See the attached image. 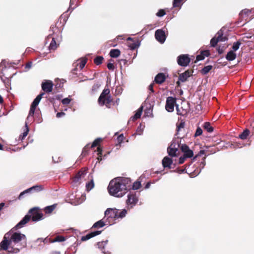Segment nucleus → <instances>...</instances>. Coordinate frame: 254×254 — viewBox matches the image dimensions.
Wrapping results in <instances>:
<instances>
[{
  "label": "nucleus",
  "mask_w": 254,
  "mask_h": 254,
  "mask_svg": "<svg viewBox=\"0 0 254 254\" xmlns=\"http://www.w3.org/2000/svg\"><path fill=\"white\" fill-rule=\"evenodd\" d=\"M23 227H17V225L5 234L0 243V249L9 253L16 254L27 246V238L24 234L15 231Z\"/></svg>",
  "instance_id": "nucleus-1"
},
{
  "label": "nucleus",
  "mask_w": 254,
  "mask_h": 254,
  "mask_svg": "<svg viewBox=\"0 0 254 254\" xmlns=\"http://www.w3.org/2000/svg\"><path fill=\"white\" fill-rule=\"evenodd\" d=\"M131 188V180L128 178L118 177L111 180L108 187L110 195L121 197Z\"/></svg>",
  "instance_id": "nucleus-2"
},
{
  "label": "nucleus",
  "mask_w": 254,
  "mask_h": 254,
  "mask_svg": "<svg viewBox=\"0 0 254 254\" xmlns=\"http://www.w3.org/2000/svg\"><path fill=\"white\" fill-rule=\"evenodd\" d=\"M127 213L126 209L120 210L116 208H108L105 212L104 219H106L108 224L112 225L116 223L118 219L125 217Z\"/></svg>",
  "instance_id": "nucleus-3"
},
{
  "label": "nucleus",
  "mask_w": 254,
  "mask_h": 254,
  "mask_svg": "<svg viewBox=\"0 0 254 254\" xmlns=\"http://www.w3.org/2000/svg\"><path fill=\"white\" fill-rule=\"evenodd\" d=\"M43 215L39 212L36 208L30 209L27 215L17 224V227H23L31 219L32 221L37 222L42 219Z\"/></svg>",
  "instance_id": "nucleus-4"
},
{
  "label": "nucleus",
  "mask_w": 254,
  "mask_h": 254,
  "mask_svg": "<svg viewBox=\"0 0 254 254\" xmlns=\"http://www.w3.org/2000/svg\"><path fill=\"white\" fill-rule=\"evenodd\" d=\"M44 95H45V93L44 92H42L34 100L31 105L27 119H29L30 117H33L34 116L35 109Z\"/></svg>",
  "instance_id": "nucleus-5"
},
{
  "label": "nucleus",
  "mask_w": 254,
  "mask_h": 254,
  "mask_svg": "<svg viewBox=\"0 0 254 254\" xmlns=\"http://www.w3.org/2000/svg\"><path fill=\"white\" fill-rule=\"evenodd\" d=\"M176 103V98L173 97H168L166 99L165 105L166 110L169 112H172L174 109V106Z\"/></svg>",
  "instance_id": "nucleus-6"
},
{
  "label": "nucleus",
  "mask_w": 254,
  "mask_h": 254,
  "mask_svg": "<svg viewBox=\"0 0 254 254\" xmlns=\"http://www.w3.org/2000/svg\"><path fill=\"white\" fill-rule=\"evenodd\" d=\"M190 62V59L188 55H181L178 57L177 63L182 66H187Z\"/></svg>",
  "instance_id": "nucleus-7"
},
{
  "label": "nucleus",
  "mask_w": 254,
  "mask_h": 254,
  "mask_svg": "<svg viewBox=\"0 0 254 254\" xmlns=\"http://www.w3.org/2000/svg\"><path fill=\"white\" fill-rule=\"evenodd\" d=\"M98 102L100 106L105 105L108 108H110L111 105H115V102L113 101V98L111 96L106 97V98L102 99L101 101H100L99 99H98Z\"/></svg>",
  "instance_id": "nucleus-8"
},
{
  "label": "nucleus",
  "mask_w": 254,
  "mask_h": 254,
  "mask_svg": "<svg viewBox=\"0 0 254 254\" xmlns=\"http://www.w3.org/2000/svg\"><path fill=\"white\" fill-rule=\"evenodd\" d=\"M155 37L160 43H163L166 40L165 32L162 29H158L155 31Z\"/></svg>",
  "instance_id": "nucleus-9"
},
{
  "label": "nucleus",
  "mask_w": 254,
  "mask_h": 254,
  "mask_svg": "<svg viewBox=\"0 0 254 254\" xmlns=\"http://www.w3.org/2000/svg\"><path fill=\"white\" fill-rule=\"evenodd\" d=\"M87 61V59L86 58H82L81 59H79L76 61V63L73 64L74 66H75L74 68L72 70L73 73H75V71H76L77 69V66H79L80 69H83V68L85 66Z\"/></svg>",
  "instance_id": "nucleus-10"
},
{
  "label": "nucleus",
  "mask_w": 254,
  "mask_h": 254,
  "mask_svg": "<svg viewBox=\"0 0 254 254\" xmlns=\"http://www.w3.org/2000/svg\"><path fill=\"white\" fill-rule=\"evenodd\" d=\"M53 83L50 80L46 81V82L42 83V89L44 91V93H49L52 92L53 90Z\"/></svg>",
  "instance_id": "nucleus-11"
},
{
  "label": "nucleus",
  "mask_w": 254,
  "mask_h": 254,
  "mask_svg": "<svg viewBox=\"0 0 254 254\" xmlns=\"http://www.w3.org/2000/svg\"><path fill=\"white\" fill-rule=\"evenodd\" d=\"M43 189V187L41 185L33 186L32 187H31L30 188L28 189L25 190L24 191L21 192L19 195L18 198L20 199L25 193L29 192L32 190H34L36 192H38L42 190Z\"/></svg>",
  "instance_id": "nucleus-12"
},
{
  "label": "nucleus",
  "mask_w": 254,
  "mask_h": 254,
  "mask_svg": "<svg viewBox=\"0 0 254 254\" xmlns=\"http://www.w3.org/2000/svg\"><path fill=\"white\" fill-rule=\"evenodd\" d=\"M193 72L192 70H187L184 73H181L179 76V79L182 82H184L188 80L189 77L192 75Z\"/></svg>",
  "instance_id": "nucleus-13"
},
{
  "label": "nucleus",
  "mask_w": 254,
  "mask_h": 254,
  "mask_svg": "<svg viewBox=\"0 0 254 254\" xmlns=\"http://www.w3.org/2000/svg\"><path fill=\"white\" fill-rule=\"evenodd\" d=\"M138 201V198L135 193H129L127 196V205H134Z\"/></svg>",
  "instance_id": "nucleus-14"
},
{
  "label": "nucleus",
  "mask_w": 254,
  "mask_h": 254,
  "mask_svg": "<svg viewBox=\"0 0 254 254\" xmlns=\"http://www.w3.org/2000/svg\"><path fill=\"white\" fill-rule=\"evenodd\" d=\"M101 232V231H95L94 232H91L87 234L86 235L82 236L81 238V240L82 241L88 240L97 235L100 234Z\"/></svg>",
  "instance_id": "nucleus-15"
},
{
  "label": "nucleus",
  "mask_w": 254,
  "mask_h": 254,
  "mask_svg": "<svg viewBox=\"0 0 254 254\" xmlns=\"http://www.w3.org/2000/svg\"><path fill=\"white\" fill-rule=\"evenodd\" d=\"M166 76L163 73H159L155 77L154 82L159 84L163 83L166 80Z\"/></svg>",
  "instance_id": "nucleus-16"
},
{
  "label": "nucleus",
  "mask_w": 254,
  "mask_h": 254,
  "mask_svg": "<svg viewBox=\"0 0 254 254\" xmlns=\"http://www.w3.org/2000/svg\"><path fill=\"white\" fill-rule=\"evenodd\" d=\"M173 163V160L171 158L166 156L162 160V165L164 168H171V165Z\"/></svg>",
  "instance_id": "nucleus-17"
},
{
  "label": "nucleus",
  "mask_w": 254,
  "mask_h": 254,
  "mask_svg": "<svg viewBox=\"0 0 254 254\" xmlns=\"http://www.w3.org/2000/svg\"><path fill=\"white\" fill-rule=\"evenodd\" d=\"M86 173L87 170L85 169H82L75 175L73 181L78 182L82 177H84Z\"/></svg>",
  "instance_id": "nucleus-18"
},
{
  "label": "nucleus",
  "mask_w": 254,
  "mask_h": 254,
  "mask_svg": "<svg viewBox=\"0 0 254 254\" xmlns=\"http://www.w3.org/2000/svg\"><path fill=\"white\" fill-rule=\"evenodd\" d=\"M51 39V41L50 42L49 48L50 50H55L58 47V45L55 41L54 38L52 37L51 36H49L48 37L47 40H49Z\"/></svg>",
  "instance_id": "nucleus-19"
},
{
  "label": "nucleus",
  "mask_w": 254,
  "mask_h": 254,
  "mask_svg": "<svg viewBox=\"0 0 254 254\" xmlns=\"http://www.w3.org/2000/svg\"><path fill=\"white\" fill-rule=\"evenodd\" d=\"M106 224H108L105 219L104 218L101 219L96 223L92 226V228H100L104 227Z\"/></svg>",
  "instance_id": "nucleus-20"
},
{
  "label": "nucleus",
  "mask_w": 254,
  "mask_h": 254,
  "mask_svg": "<svg viewBox=\"0 0 254 254\" xmlns=\"http://www.w3.org/2000/svg\"><path fill=\"white\" fill-rule=\"evenodd\" d=\"M108 242V241L106 240L105 241L99 242L96 244V245L98 246V248L101 249L104 254H111V253L110 252H105L104 251L105 247L107 244Z\"/></svg>",
  "instance_id": "nucleus-21"
},
{
  "label": "nucleus",
  "mask_w": 254,
  "mask_h": 254,
  "mask_svg": "<svg viewBox=\"0 0 254 254\" xmlns=\"http://www.w3.org/2000/svg\"><path fill=\"white\" fill-rule=\"evenodd\" d=\"M215 37L219 40V42H224L228 40L226 36H223V32L221 30H219L216 34Z\"/></svg>",
  "instance_id": "nucleus-22"
},
{
  "label": "nucleus",
  "mask_w": 254,
  "mask_h": 254,
  "mask_svg": "<svg viewBox=\"0 0 254 254\" xmlns=\"http://www.w3.org/2000/svg\"><path fill=\"white\" fill-rule=\"evenodd\" d=\"M143 110V107L141 106L140 107L136 112L135 115L131 118L132 119V120L133 121H134L138 119H139L141 117L142 112Z\"/></svg>",
  "instance_id": "nucleus-23"
},
{
  "label": "nucleus",
  "mask_w": 254,
  "mask_h": 254,
  "mask_svg": "<svg viewBox=\"0 0 254 254\" xmlns=\"http://www.w3.org/2000/svg\"><path fill=\"white\" fill-rule=\"evenodd\" d=\"M110 91L109 89H104L101 94H100L98 99H99L100 101H101L102 99L106 98V97H108V96H111L110 95Z\"/></svg>",
  "instance_id": "nucleus-24"
},
{
  "label": "nucleus",
  "mask_w": 254,
  "mask_h": 254,
  "mask_svg": "<svg viewBox=\"0 0 254 254\" xmlns=\"http://www.w3.org/2000/svg\"><path fill=\"white\" fill-rule=\"evenodd\" d=\"M236 58V54L233 51H229L226 56V59L229 61L234 60Z\"/></svg>",
  "instance_id": "nucleus-25"
},
{
  "label": "nucleus",
  "mask_w": 254,
  "mask_h": 254,
  "mask_svg": "<svg viewBox=\"0 0 254 254\" xmlns=\"http://www.w3.org/2000/svg\"><path fill=\"white\" fill-rule=\"evenodd\" d=\"M120 54L121 52L119 49H112L110 52V56L112 58H117Z\"/></svg>",
  "instance_id": "nucleus-26"
},
{
  "label": "nucleus",
  "mask_w": 254,
  "mask_h": 254,
  "mask_svg": "<svg viewBox=\"0 0 254 254\" xmlns=\"http://www.w3.org/2000/svg\"><path fill=\"white\" fill-rule=\"evenodd\" d=\"M250 130L248 129H246L239 135V137L243 140L246 139L250 134Z\"/></svg>",
  "instance_id": "nucleus-27"
},
{
  "label": "nucleus",
  "mask_w": 254,
  "mask_h": 254,
  "mask_svg": "<svg viewBox=\"0 0 254 254\" xmlns=\"http://www.w3.org/2000/svg\"><path fill=\"white\" fill-rule=\"evenodd\" d=\"M57 205V204H54L53 205L46 207L44 209L45 213L47 214H50L52 213L56 208Z\"/></svg>",
  "instance_id": "nucleus-28"
},
{
  "label": "nucleus",
  "mask_w": 254,
  "mask_h": 254,
  "mask_svg": "<svg viewBox=\"0 0 254 254\" xmlns=\"http://www.w3.org/2000/svg\"><path fill=\"white\" fill-rule=\"evenodd\" d=\"M212 66L210 65L205 66L200 70V72L203 75L206 74L212 69Z\"/></svg>",
  "instance_id": "nucleus-29"
},
{
  "label": "nucleus",
  "mask_w": 254,
  "mask_h": 254,
  "mask_svg": "<svg viewBox=\"0 0 254 254\" xmlns=\"http://www.w3.org/2000/svg\"><path fill=\"white\" fill-rule=\"evenodd\" d=\"M203 128L208 132H211L213 131V127L211 126V124L209 122H205L204 124Z\"/></svg>",
  "instance_id": "nucleus-30"
},
{
  "label": "nucleus",
  "mask_w": 254,
  "mask_h": 254,
  "mask_svg": "<svg viewBox=\"0 0 254 254\" xmlns=\"http://www.w3.org/2000/svg\"><path fill=\"white\" fill-rule=\"evenodd\" d=\"M167 151L170 156H176V153L178 151L177 149L173 148L172 147L169 146L167 149Z\"/></svg>",
  "instance_id": "nucleus-31"
},
{
  "label": "nucleus",
  "mask_w": 254,
  "mask_h": 254,
  "mask_svg": "<svg viewBox=\"0 0 254 254\" xmlns=\"http://www.w3.org/2000/svg\"><path fill=\"white\" fill-rule=\"evenodd\" d=\"M185 123L181 121L178 125H177V134H179L182 129H184Z\"/></svg>",
  "instance_id": "nucleus-32"
},
{
  "label": "nucleus",
  "mask_w": 254,
  "mask_h": 254,
  "mask_svg": "<svg viewBox=\"0 0 254 254\" xmlns=\"http://www.w3.org/2000/svg\"><path fill=\"white\" fill-rule=\"evenodd\" d=\"M139 42L137 40L135 42L132 41V43L128 44V47L131 50H134L139 46Z\"/></svg>",
  "instance_id": "nucleus-33"
},
{
  "label": "nucleus",
  "mask_w": 254,
  "mask_h": 254,
  "mask_svg": "<svg viewBox=\"0 0 254 254\" xmlns=\"http://www.w3.org/2000/svg\"><path fill=\"white\" fill-rule=\"evenodd\" d=\"M91 146H90L89 144L86 145L82 150L81 156H82V157L86 156L88 154L89 150Z\"/></svg>",
  "instance_id": "nucleus-34"
},
{
  "label": "nucleus",
  "mask_w": 254,
  "mask_h": 254,
  "mask_svg": "<svg viewBox=\"0 0 254 254\" xmlns=\"http://www.w3.org/2000/svg\"><path fill=\"white\" fill-rule=\"evenodd\" d=\"M103 60L104 58L102 56H98L94 59V63L95 64L99 65L103 63Z\"/></svg>",
  "instance_id": "nucleus-35"
},
{
  "label": "nucleus",
  "mask_w": 254,
  "mask_h": 254,
  "mask_svg": "<svg viewBox=\"0 0 254 254\" xmlns=\"http://www.w3.org/2000/svg\"><path fill=\"white\" fill-rule=\"evenodd\" d=\"M141 183L139 181H136L134 182L132 185L131 184L130 189H132L133 190H136L140 188L141 187Z\"/></svg>",
  "instance_id": "nucleus-36"
},
{
  "label": "nucleus",
  "mask_w": 254,
  "mask_h": 254,
  "mask_svg": "<svg viewBox=\"0 0 254 254\" xmlns=\"http://www.w3.org/2000/svg\"><path fill=\"white\" fill-rule=\"evenodd\" d=\"M102 139L100 138H96L92 143L91 145V148H93L95 146H100L99 145L100 142L102 141Z\"/></svg>",
  "instance_id": "nucleus-37"
},
{
  "label": "nucleus",
  "mask_w": 254,
  "mask_h": 254,
  "mask_svg": "<svg viewBox=\"0 0 254 254\" xmlns=\"http://www.w3.org/2000/svg\"><path fill=\"white\" fill-rule=\"evenodd\" d=\"M97 159L99 161L102 160V148L101 146H98L97 149Z\"/></svg>",
  "instance_id": "nucleus-38"
},
{
  "label": "nucleus",
  "mask_w": 254,
  "mask_h": 254,
  "mask_svg": "<svg viewBox=\"0 0 254 254\" xmlns=\"http://www.w3.org/2000/svg\"><path fill=\"white\" fill-rule=\"evenodd\" d=\"M183 0H174L173 2V6L174 7H181L182 5Z\"/></svg>",
  "instance_id": "nucleus-39"
},
{
  "label": "nucleus",
  "mask_w": 254,
  "mask_h": 254,
  "mask_svg": "<svg viewBox=\"0 0 254 254\" xmlns=\"http://www.w3.org/2000/svg\"><path fill=\"white\" fill-rule=\"evenodd\" d=\"M87 190L89 191L92 190L94 187V183L93 180L89 182L86 185Z\"/></svg>",
  "instance_id": "nucleus-40"
},
{
  "label": "nucleus",
  "mask_w": 254,
  "mask_h": 254,
  "mask_svg": "<svg viewBox=\"0 0 254 254\" xmlns=\"http://www.w3.org/2000/svg\"><path fill=\"white\" fill-rule=\"evenodd\" d=\"M26 130L19 136V139L22 140L27 135L29 131V129L27 124L25 125Z\"/></svg>",
  "instance_id": "nucleus-41"
},
{
  "label": "nucleus",
  "mask_w": 254,
  "mask_h": 254,
  "mask_svg": "<svg viewBox=\"0 0 254 254\" xmlns=\"http://www.w3.org/2000/svg\"><path fill=\"white\" fill-rule=\"evenodd\" d=\"M184 153V155L187 158H191L193 155L192 150H190V149H188L187 151H186Z\"/></svg>",
  "instance_id": "nucleus-42"
},
{
  "label": "nucleus",
  "mask_w": 254,
  "mask_h": 254,
  "mask_svg": "<svg viewBox=\"0 0 254 254\" xmlns=\"http://www.w3.org/2000/svg\"><path fill=\"white\" fill-rule=\"evenodd\" d=\"M219 42V40H218V39H217L216 37H214L213 38H212L210 41V44H211V46L213 47H215L217 43Z\"/></svg>",
  "instance_id": "nucleus-43"
},
{
  "label": "nucleus",
  "mask_w": 254,
  "mask_h": 254,
  "mask_svg": "<svg viewBox=\"0 0 254 254\" xmlns=\"http://www.w3.org/2000/svg\"><path fill=\"white\" fill-rule=\"evenodd\" d=\"M65 241V238L64 236L58 235L53 240V242H63Z\"/></svg>",
  "instance_id": "nucleus-44"
},
{
  "label": "nucleus",
  "mask_w": 254,
  "mask_h": 254,
  "mask_svg": "<svg viewBox=\"0 0 254 254\" xmlns=\"http://www.w3.org/2000/svg\"><path fill=\"white\" fill-rule=\"evenodd\" d=\"M241 44V42H240L239 41H237V42L234 43L232 46L233 51H236L237 50H238Z\"/></svg>",
  "instance_id": "nucleus-45"
},
{
  "label": "nucleus",
  "mask_w": 254,
  "mask_h": 254,
  "mask_svg": "<svg viewBox=\"0 0 254 254\" xmlns=\"http://www.w3.org/2000/svg\"><path fill=\"white\" fill-rule=\"evenodd\" d=\"M202 133V129L199 127H198L196 128L195 133L194 134V137L198 136L201 135Z\"/></svg>",
  "instance_id": "nucleus-46"
},
{
  "label": "nucleus",
  "mask_w": 254,
  "mask_h": 254,
  "mask_svg": "<svg viewBox=\"0 0 254 254\" xmlns=\"http://www.w3.org/2000/svg\"><path fill=\"white\" fill-rule=\"evenodd\" d=\"M180 148L183 152L187 151L190 149L189 147L186 144H183L180 146Z\"/></svg>",
  "instance_id": "nucleus-47"
},
{
  "label": "nucleus",
  "mask_w": 254,
  "mask_h": 254,
  "mask_svg": "<svg viewBox=\"0 0 254 254\" xmlns=\"http://www.w3.org/2000/svg\"><path fill=\"white\" fill-rule=\"evenodd\" d=\"M166 14V12L164 9H161L158 10L156 15L158 17H162Z\"/></svg>",
  "instance_id": "nucleus-48"
},
{
  "label": "nucleus",
  "mask_w": 254,
  "mask_h": 254,
  "mask_svg": "<svg viewBox=\"0 0 254 254\" xmlns=\"http://www.w3.org/2000/svg\"><path fill=\"white\" fill-rule=\"evenodd\" d=\"M180 145L178 143V142L173 141L172 142L170 146L172 147L173 148L177 149L178 150V148L180 147Z\"/></svg>",
  "instance_id": "nucleus-49"
},
{
  "label": "nucleus",
  "mask_w": 254,
  "mask_h": 254,
  "mask_svg": "<svg viewBox=\"0 0 254 254\" xmlns=\"http://www.w3.org/2000/svg\"><path fill=\"white\" fill-rule=\"evenodd\" d=\"M71 99L68 98H65L62 100V103L64 105H67L70 103Z\"/></svg>",
  "instance_id": "nucleus-50"
},
{
  "label": "nucleus",
  "mask_w": 254,
  "mask_h": 254,
  "mask_svg": "<svg viewBox=\"0 0 254 254\" xmlns=\"http://www.w3.org/2000/svg\"><path fill=\"white\" fill-rule=\"evenodd\" d=\"M204 59V56H203L201 53L200 55H198L196 56V61L194 62L196 63L197 61L202 60Z\"/></svg>",
  "instance_id": "nucleus-51"
},
{
  "label": "nucleus",
  "mask_w": 254,
  "mask_h": 254,
  "mask_svg": "<svg viewBox=\"0 0 254 254\" xmlns=\"http://www.w3.org/2000/svg\"><path fill=\"white\" fill-rule=\"evenodd\" d=\"M107 66L109 70H113L115 68L114 64L111 63H108Z\"/></svg>",
  "instance_id": "nucleus-52"
},
{
  "label": "nucleus",
  "mask_w": 254,
  "mask_h": 254,
  "mask_svg": "<svg viewBox=\"0 0 254 254\" xmlns=\"http://www.w3.org/2000/svg\"><path fill=\"white\" fill-rule=\"evenodd\" d=\"M201 53L202 55L204 56V58L205 57H208L210 55V53L208 50L203 51Z\"/></svg>",
  "instance_id": "nucleus-53"
},
{
  "label": "nucleus",
  "mask_w": 254,
  "mask_h": 254,
  "mask_svg": "<svg viewBox=\"0 0 254 254\" xmlns=\"http://www.w3.org/2000/svg\"><path fill=\"white\" fill-rule=\"evenodd\" d=\"M46 98L47 99V100L52 104H54L55 102V98L52 97H50L49 96H46Z\"/></svg>",
  "instance_id": "nucleus-54"
},
{
  "label": "nucleus",
  "mask_w": 254,
  "mask_h": 254,
  "mask_svg": "<svg viewBox=\"0 0 254 254\" xmlns=\"http://www.w3.org/2000/svg\"><path fill=\"white\" fill-rule=\"evenodd\" d=\"M186 158H187V157H186L184 155L183 156L180 157L179 159V164H183L185 162Z\"/></svg>",
  "instance_id": "nucleus-55"
},
{
  "label": "nucleus",
  "mask_w": 254,
  "mask_h": 254,
  "mask_svg": "<svg viewBox=\"0 0 254 254\" xmlns=\"http://www.w3.org/2000/svg\"><path fill=\"white\" fill-rule=\"evenodd\" d=\"M217 50L219 54H222L224 51V47H221L220 46H219L217 48Z\"/></svg>",
  "instance_id": "nucleus-56"
},
{
  "label": "nucleus",
  "mask_w": 254,
  "mask_h": 254,
  "mask_svg": "<svg viewBox=\"0 0 254 254\" xmlns=\"http://www.w3.org/2000/svg\"><path fill=\"white\" fill-rule=\"evenodd\" d=\"M32 65V62H28L26 65H25V68L27 69H30Z\"/></svg>",
  "instance_id": "nucleus-57"
},
{
  "label": "nucleus",
  "mask_w": 254,
  "mask_h": 254,
  "mask_svg": "<svg viewBox=\"0 0 254 254\" xmlns=\"http://www.w3.org/2000/svg\"><path fill=\"white\" fill-rule=\"evenodd\" d=\"M65 115V113L63 112H58L57 115L56 117L57 118H60Z\"/></svg>",
  "instance_id": "nucleus-58"
},
{
  "label": "nucleus",
  "mask_w": 254,
  "mask_h": 254,
  "mask_svg": "<svg viewBox=\"0 0 254 254\" xmlns=\"http://www.w3.org/2000/svg\"><path fill=\"white\" fill-rule=\"evenodd\" d=\"M124 137L123 134H121L118 137V140L120 143L122 142L124 139Z\"/></svg>",
  "instance_id": "nucleus-59"
},
{
  "label": "nucleus",
  "mask_w": 254,
  "mask_h": 254,
  "mask_svg": "<svg viewBox=\"0 0 254 254\" xmlns=\"http://www.w3.org/2000/svg\"><path fill=\"white\" fill-rule=\"evenodd\" d=\"M153 86H154V84L152 83V84H150V85L149 86V88H148L149 90L152 93H153L154 92V89H153Z\"/></svg>",
  "instance_id": "nucleus-60"
},
{
  "label": "nucleus",
  "mask_w": 254,
  "mask_h": 254,
  "mask_svg": "<svg viewBox=\"0 0 254 254\" xmlns=\"http://www.w3.org/2000/svg\"><path fill=\"white\" fill-rule=\"evenodd\" d=\"M177 113H178V115L184 116V115H185L187 113L186 111H185L184 113H183V112L180 113L179 110V109L178 108V106H177Z\"/></svg>",
  "instance_id": "nucleus-61"
},
{
  "label": "nucleus",
  "mask_w": 254,
  "mask_h": 254,
  "mask_svg": "<svg viewBox=\"0 0 254 254\" xmlns=\"http://www.w3.org/2000/svg\"><path fill=\"white\" fill-rule=\"evenodd\" d=\"M204 153V150H200V151H199V153L198 154V155H196V156L194 157V159H195V158H196V157H197V156L198 155H201V154H203Z\"/></svg>",
  "instance_id": "nucleus-62"
},
{
  "label": "nucleus",
  "mask_w": 254,
  "mask_h": 254,
  "mask_svg": "<svg viewBox=\"0 0 254 254\" xmlns=\"http://www.w3.org/2000/svg\"><path fill=\"white\" fill-rule=\"evenodd\" d=\"M5 203L3 202L0 203V211L3 208L4 206Z\"/></svg>",
  "instance_id": "nucleus-63"
},
{
  "label": "nucleus",
  "mask_w": 254,
  "mask_h": 254,
  "mask_svg": "<svg viewBox=\"0 0 254 254\" xmlns=\"http://www.w3.org/2000/svg\"><path fill=\"white\" fill-rule=\"evenodd\" d=\"M177 172H178L179 173H182L183 172H184L185 171V169H177Z\"/></svg>",
  "instance_id": "nucleus-64"
}]
</instances>
